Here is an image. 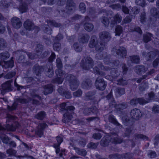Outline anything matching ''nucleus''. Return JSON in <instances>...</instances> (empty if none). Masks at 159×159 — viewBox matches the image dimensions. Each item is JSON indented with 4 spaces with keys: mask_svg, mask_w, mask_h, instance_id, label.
I'll use <instances>...</instances> for the list:
<instances>
[{
    "mask_svg": "<svg viewBox=\"0 0 159 159\" xmlns=\"http://www.w3.org/2000/svg\"><path fill=\"white\" fill-rule=\"evenodd\" d=\"M20 125L18 122H15L13 124H7L5 128L0 125V132L4 135L0 136V138L3 143L7 144L9 143V139L8 137L5 135L7 130L14 131L18 128Z\"/></svg>",
    "mask_w": 159,
    "mask_h": 159,
    "instance_id": "1",
    "label": "nucleus"
},
{
    "mask_svg": "<svg viewBox=\"0 0 159 159\" xmlns=\"http://www.w3.org/2000/svg\"><path fill=\"white\" fill-rule=\"evenodd\" d=\"M111 141L116 144L120 143L122 142V140L119 138L116 133L111 132L110 136L103 137L101 140L100 143L102 146H107Z\"/></svg>",
    "mask_w": 159,
    "mask_h": 159,
    "instance_id": "2",
    "label": "nucleus"
},
{
    "mask_svg": "<svg viewBox=\"0 0 159 159\" xmlns=\"http://www.w3.org/2000/svg\"><path fill=\"white\" fill-rule=\"evenodd\" d=\"M98 40L95 35L91 36L89 44V46L90 48H95V50L98 51H101L105 49V44L100 42L98 43Z\"/></svg>",
    "mask_w": 159,
    "mask_h": 159,
    "instance_id": "3",
    "label": "nucleus"
},
{
    "mask_svg": "<svg viewBox=\"0 0 159 159\" xmlns=\"http://www.w3.org/2000/svg\"><path fill=\"white\" fill-rule=\"evenodd\" d=\"M94 64V61L92 59L89 57H84L81 61L80 66L84 70H89L92 68Z\"/></svg>",
    "mask_w": 159,
    "mask_h": 159,
    "instance_id": "4",
    "label": "nucleus"
},
{
    "mask_svg": "<svg viewBox=\"0 0 159 159\" xmlns=\"http://www.w3.org/2000/svg\"><path fill=\"white\" fill-rule=\"evenodd\" d=\"M66 80L69 82L70 89L72 91H74L77 88L79 82L77 80L75 76L69 74L66 77Z\"/></svg>",
    "mask_w": 159,
    "mask_h": 159,
    "instance_id": "5",
    "label": "nucleus"
},
{
    "mask_svg": "<svg viewBox=\"0 0 159 159\" xmlns=\"http://www.w3.org/2000/svg\"><path fill=\"white\" fill-rule=\"evenodd\" d=\"M75 108L73 106H68L67 108L66 112L63 115L62 121L64 123L69 122L72 119L73 117L72 114L74 113Z\"/></svg>",
    "mask_w": 159,
    "mask_h": 159,
    "instance_id": "6",
    "label": "nucleus"
},
{
    "mask_svg": "<svg viewBox=\"0 0 159 159\" xmlns=\"http://www.w3.org/2000/svg\"><path fill=\"white\" fill-rule=\"evenodd\" d=\"M111 53L113 55L116 56H119L120 57H125L126 55V50L124 47H120L119 48L117 49L116 47H113L111 50Z\"/></svg>",
    "mask_w": 159,
    "mask_h": 159,
    "instance_id": "7",
    "label": "nucleus"
},
{
    "mask_svg": "<svg viewBox=\"0 0 159 159\" xmlns=\"http://www.w3.org/2000/svg\"><path fill=\"white\" fill-rule=\"evenodd\" d=\"M99 36L101 40V43L105 44V48L106 44L111 39V34L108 32L103 31L99 33Z\"/></svg>",
    "mask_w": 159,
    "mask_h": 159,
    "instance_id": "8",
    "label": "nucleus"
},
{
    "mask_svg": "<svg viewBox=\"0 0 159 159\" xmlns=\"http://www.w3.org/2000/svg\"><path fill=\"white\" fill-rule=\"evenodd\" d=\"M95 84L97 89L102 91L105 89L107 85L106 82L104 81L102 77L100 76H99L97 78Z\"/></svg>",
    "mask_w": 159,
    "mask_h": 159,
    "instance_id": "9",
    "label": "nucleus"
},
{
    "mask_svg": "<svg viewBox=\"0 0 159 159\" xmlns=\"http://www.w3.org/2000/svg\"><path fill=\"white\" fill-rule=\"evenodd\" d=\"M130 115L131 118L137 120L142 117L143 113L139 109L135 108L131 111Z\"/></svg>",
    "mask_w": 159,
    "mask_h": 159,
    "instance_id": "10",
    "label": "nucleus"
},
{
    "mask_svg": "<svg viewBox=\"0 0 159 159\" xmlns=\"http://www.w3.org/2000/svg\"><path fill=\"white\" fill-rule=\"evenodd\" d=\"M133 156V153H127L121 154L116 153L109 155V157L110 159L115 158L116 159H119L123 158H132Z\"/></svg>",
    "mask_w": 159,
    "mask_h": 159,
    "instance_id": "11",
    "label": "nucleus"
},
{
    "mask_svg": "<svg viewBox=\"0 0 159 159\" xmlns=\"http://www.w3.org/2000/svg\"><path fill=\"white\" fill-rule=\"evenodd\" d=\"M48 127L47 125L45 123H40L37 127L35 133L39 137H41L43 135L44 129Z\"/></svg>",
    "mask_w": 159,
    "mask_h": 159,
    "instance_id": "12",
    "label": "nucleus"
},
{
    "mask_svg": "<svg viewBox=\"0 0 159 159\" xmlns=\"http://www.w3.org/2000/svg\"><path fill=\"white\" fill-rule=\"evenodd\" d=\"M105 120L109 121L119 128H121L122 127V125L118 122L114 116L112 115L106 116Z\"/></svg>",
    "mask_w": 159,
    "mask_h": 159,
    "instance_id": "13",
    "label": "nucleus"
},
{
    "mask_svg": "<svg viewBox=\"0 0 159 159\" xmlns=\"http://www.w3.org/2000/svg\"><path fill=\"white\" fill-rule=\"evenodd\" d=\"M24 26L26 30H31L34 28L37 29L38 31L39 30L38 27H35L34 24L29 20H27L24 22Z\"/></svg>",
    "mask_w": 159,
    "mask_h": 159,
    "instance_id": "14",
    "label": "nucleus"
},
{
    "mask_svg": "<svg viewBox=\"0 0 159 159\" xmlns=\"http://www.w3.org/2000/svg\"><path fill=\"white\" fill-rule=\"evenodd\" d=\"M69 148L71 149H73L75 150V152L79 155L85 156L87 155V152L86 150L77 147H75L74 145L70 143Z\"/></svg>",
    "mask_w": 159,
    "mask_h": 159,
    "instance_id": "15",
    "label": "nucleus"
},
{
    "mask_svg": "<svg viewBox=\"0 0 159 159\" xmlns=\"http://www.w3.org/2000/svg\"><path fill=\"white\" fill-rule=\"evenodd\" d=\"M12 81H8L6 83L2 84V90L1 91V93L4 94L6 92H9L11 90V82Z\"/></svg>",
    "mask_w": 159,
    "mask_h": 159,
    "instance_id": "16",
    "label": "nucleus"
},
{
    "mask_svg": "<svg viewBox=\"0 0 159 159\" xmlns=\"http://www.w3.org/2000/svg\"><path fill=\"white\" fill-rule=\"evenodd\" d=\"M11 22L14 28L16 29L20 28L22 25V23L20 19L16 17L11 18Z\"/></svg>",
    "mask_w": 159,
    "mask_h": 159,
    "instance_id": "17",
    "label": "nucleus"
},
{
    "mask_svg": "<svg viewBox=\"0 0 159 159\" xmlns=\"http://www.w3.org/2000/svg\"><path fill=\"white\" fill-rule=\"evenodd\" d=\"M90 38L89 35L87 34H83L80 35L78 38V40L80 43L83 44L88 43Z\"/></svg>",
    "mask_w": 159,
    "mask_h": 159,
    "instance_id": "18",
    "label": "nucleus"
},
{
    "mask_svg": "<svg viewBox=\"0 0 159 159\" xmlns=\"http://www.w3.org/2000/svg\"><path fill=\"white\" fill-rule=\"evenodd\" d=\"M145 99L143 98V101L144 105L149 102L153 100L155 98V94L153 92H152L146 95Z\"/></svg>",
    "mask_w": 159,
    "mask_h": 159,
    "instance_id": "19",
    "label": "nucleus"
},
{
    "mask_svg": "<svg viewBox=\"0 0 159 159\" xmlns=\"http://www.w3.org/2000/svg\"><path fill=\"white\" fill-rule=\"evenodd\" d=\"M143 101V98H133L130 101V103L133 106H135L138 103L140 105H144Z\"/></svg>",
    "mask_w": 159,
    "mask_h": 159,
    "instance_id": "20",
    "label": "nucleus"
},
{
    "mask_svg": "<svg viewBox=\"0 0 159 159\" xmlns=\"http://www.w3.org/2000/svg\"><path fill=\"white\" fill-rule=\"evenodd\" d=\"M14 65L13 61L12 60L7 62L5 61L0 62V65L5 68H11Z\"/></svg>",
    "mask_w": 159,
    "mask_h": 159,
    "instance_id": "21",
    "label": "nucleus"
},
{
    "mask_svg": "<svg viewBox=\"0 0 159 159\" xmlns=\"http://www.w3.org/2000/svg\"><path fill=\"white\" fill-rule=\"evenodd\" d=\"M147 70L143 65L137 66L135 67V71L139 74H142L144 73Z\"/></svg>",
    "mask_w": 159,
    "mask_h": 159,
    "instance_id": "22",
    "label": "nucleus"
},
{
    "mask_svg": "<svg viewBox=\"0 0 159 159\" xmlns=\"http://www.w3.org/2000/svg\"><path fill=\"white\" fill-rule=\"evenodd\" d=\"M56 139L57 143L54 144L53 146L56 149V154H57L60 152V145L63 141V139L60 137H57Z\"/></svg>",
    "mask_w": 159,
    "mask_h": 159,
    "instance_id": "23",
    "label": "nucleus"
},
{
    "mask_svg": "<svg viewBox=\"0 0 159 159\" xmlns=\"http://www.w3.org/2000/svg\"><path fill=\"white\" fill-rule=\"evenodd\" d=\"M128 62L129 64L134 63L138 64L139 63L140 58L138 55H133L128 57Z\"/></svg>",
    "mask_w": 159,
    "mask_h": 159,
    "instance_id": "24",
    "label": "nucleus"
},
{
    "mask_svg": "<svg viewBox=\"0 0 159 159\" xmlns=\"http://www.w3.org/2000/svg\"><path fill=\"white\" fill-rule=\"evenodd\" d=\"M75 4L73 0H67L66 3V9L68 12H70L75 7Z\"/></svg>",
    "mask_w": 159,
    "mask_h": 159,
    "instance_id": "25",
    "label": "nucleus"
},
{
    "mask_svg": "<svg viewBox=\"0 0 159 159\" xmlns=\"http://www.w3.org/2000/svg\"><path fill=\"white\" fill-rule=\"evenodd\" d=\"M26 52L21 51H18L15 52V53L17 54H20L21 55L18 59V61L19 62L23 63L25 62V55L26 54Z\"/></svg>",
    "mask_w": 159,
    "mask_h": 159,
    "instance_id": "26",
    "label": "nucleus"
},
{
    "mask_svg": "<svg viewBox=\"0 0 159 159\" xmlns=\"http://www.w3.org/2000/svg\"><path fill=\"white\" fill-rule=\"evenodd\" d=\"M92 85L91 81L90 79H88L83 81L81 86L82 88L85 89H88Z\"/></svg>",
    "mask_w": 159,
    "mask_h": 159,
    "instance_id": "27",
    "label": "nucleus"
},
{
    "mask_svg": "<svg viewBox=\"0 0 159 159\" xmlns=\"http://www.w3.org/2000/svg\"><path fill=\"white\" fill-rule=\"evenodd\" d=\"M44 93L45 95L51 93L53 91V85L52 84H49L45 85L44 87Z\"/></svg>",
    "mask_w": 159,
    "mask_h": 159,
    "instance_id": "28",
    "label": "nucleus"
},
{
    "mask_svg": "<svg viewBox=\"0 0 159 159\" xmlns=\"http://www.w3.org/2000/svg\"><path fill=\"white\" fill-rule=\"evenodd\" d=\"M28 2H26L22 3L19 6V8L20 12L23 13L26 12L28 10Z\"/></svg>",
    "mask_w": 159,
    "mask_h": 159,
    "instance_id": "29",
    "label": "nucleus"
},
{
    "mask_svg": "<svg viewBox=\"0 0 159 159\" xmlns=\"http://www.w3.org/2000/svg\"><path fill=\"white\" fill-rule=\"evenodd\" d=\"M45 71H46L45 74L48 77H51L53 75V71L51 65H48L47 69H45Z\"/></svg>",
    "mask_w": 159,
    "mask_h": 159,
    "instance_id": "30",
    "label": "nucleus"
},
{
    "mask_svg": "<svg viewBox=\"0 0 159 159\" xmlns=\"http://www.w3.org/2000/svg\"><path fill=\"white\" fill-rule=\"evenodd\" d=\"M43 67L40 66L38 65H35L33 67V70L36 75L38 76L40 75L41 72L43 70Z\"/></svg>",
    "mask_w": 159,
    "mask_h": 159,
    "instance_id": "31",
    "label": "nucleus"
},
{
    "mask_svg": "<svg viewBox=\"0 0 159 159\" xmlns=\"http://www.w3.org/2000/svg\"><path fill=\"white\" fill-rule=\"evenodd\" d=\"M125 93V89L123 88L118 87L115 90V93L116 97H120Z\"/></svg>",
    "mask_w": 159,
    "mask_h": 159,
    "instance_id": "32",
    "label": "nucleus"
},
{
    "mask_svg": "<svg viewBox=\"0 0 159 159\" xmlns=\"http://www.w3.org/2000/svg\"><path fill=\"white\" fill-rule=\"evenodd\" d=\"M42 28L45 33L48 34H51L52 33V30L48 25H43L42 26Z\"/></svg>",
    "mask_w": 159,
    "mask_h": 159,
    "instance_id": "33",
    "label": "nucleus"
},
{
    "mask_svg": "<svg viewBox=\"0 0 159 159\" xmlns=\"http://www.w3.org/2000/svg\"><path fill=\"white\" fill-rule=\"evenodd\" d=\"M46 113L44 111H41L36 114L34 117L38 120H43L46 116Z\"/></svg>",
    "mask_w": 159,
    "mask_h": 159,
    "instance_id": "34",
    "label": "nucleus"
},
{
    "mask_svg": "<svg viewBox=\"0 0 159 159\" xmlns=\"http://www.w3.org/2000/svg\"><path fill=\"white\" fill-rule=\"evenodd\" d=\"M95 94V91H90L85 93L84 99L86 100H88L92 99L93 97Z\"/></svg>",
    "mask_w": 159,
    "mask_h": 159,
    "instance_id": "35",
    "label": "nucleus"
},
{
    "mask_svg": "<svg viewBox=\"0 0 159 159\" xmlns=\"http://www.w3.org/2000/svg\"><path fill=\"white\" fill-rule=\"evenodd\" d=\"M134 133L133 127L132 126L128 127L126 128V130L124 133L125 137H129L131 134Z\"/></svg>",
    "mask_w": 159,
    "mask_h": 159,
    "instance_id": "36",
    "label": "nucleus"
},
{
    "mask_svg": "<svg viewBox=\"0 0 159 159\" xmlns=\"http://www.w3.org/2000/svg\"><path fill=\"white\" fill-rule=\"evenodd\" d=\"M128 105L126 103L123 102L117 104L116 106V109L118 111H121L126 108Z\"/></svg>",
    "mask_w": 159,
    "mask_h": 159,
    "instance_id": "37",
    "label": "nucleus"
},
{
    "mask_svg": "<svg viewBox=\"0 0 159 159\" xmlns=\"http://www.w3.org/2000/svg\"><path fill=\"white\" fill-rule=\"evenodd\" d=\"M47 22L49 25L53 26L56 27H59L61 26V23H57L54 20H47Z\"/></svg>",
    "mask_w": 159,
    "mask_h": 159,
    "instance_id": "38",
    "label": "nucleus"
},
{
    "mask_svg": "<svg viewBox=\"0 0 159 159\" xmlns=\"http://www.w3.org/2000/svg\"><path fill=\"white\" fill-rule=\"evenodd\" d=\"M150 11L152 16L155 18L159 17V11H157L156 8L153 7L152 8Z\"/></svg>",
    "mask_w": 159,
    "mask_h": 159,
    "instance_id": "39",
    "label": "nucleus"
},
{
    "mask_svg": "<svg viewBox=\"0 0 159 159\" xmlns=\"http://www.w3.org/2000/svg\"><path fill=\"white\" fill-rule=\"evenodd\" d=\"M9 57L10 55L7 52L1 53L0 54V59L1 60L0 61L3 62L5 60L7 59Z\"/></svg>",
    "mask_w": 159,
    "mask_h": 159,
    "instance_id": "40",
    "label": "nucleus"
},
{
    "mask_svg": "<svg viewBox=\"0 0 159 159\" xmlns=\"http://www.w3.org/2000/svg\"><path fill=\"white\" fill-rule=\"evenodd\" d=\"M156 56V53L154 52L151 51L148 52L146 55V58L148 60H152Z\"/></svg>",
    "mask_w": 159,
    "mask_h": 159,
    "instance_id": "41",
    "label": "nucleus"
},
{
    "mask_svg": "<svg viewBox=\"0 0 159 159\" xmlns=\"http://www.w3.org/2000/svg\"><path fill=\"white\" fill-rule=\"evenodd\" d=\"M85 29L88 31H91L94 28L93 25L91 23H85L84 25Z\"/></svg>",
    "mask_w": 159,
    "mask_h": 159,
    "instance_id": "42",
    "label": "nucleus"
},
{
    "mask_svg": "<svg viewBox=\"0 0 159 159\" xmlns=\"http://www.w3.org/2000/svg\"><path fill=\"white\" fill-rule=\"evenodd\" d=\"M152 35L149 33H148L143 35V41L145 43H148L151 40Z\"/></svg>",
    "mask_w": 159,
    "mask_h": 159,
    "instance_id": "43",
    "label": "nucleus"
},
{
    "mask_svg": "<svg viewBox=\"0 0 159 159\" xmlns=\"http://www.w3.org/2000/svg\"><path fill=\"white\" fill-rule=\"evenodd\" d=\"M6 152L9 156L11 157L15 156L17 152L12 148H9L7 150Z\"/></svg>",
    "mask_w": 159,
    "mask_h": 159,
    "instance_id": "44",
    "label": "nucleus"
},
{
    "mask_svg": "<svg viewBox=\"0 0 159 159\" xmlns=\"http://www.w3.org/2000/svg\"><path fill=\"white\" fill-rule=\"evenodd\" d=\"M101 51H98V53L96 55V57L98 59H102L104 57V56H107V53L105 52H102Z\"/></svg>",
    "mask_w": 159,
    "mask_h": 159,
    "instance_id": "45",
    "label": "nucleus"
},
{
    "mask_svg": "<svg viewBox=\"0 0 159 159\" xmlns=\"http://www.w3.org/2000/svg\"><path fill=\"white\" fill-rule=\"evenodd\" d=\"M93 72L94 73L99 74L100 75V76H104L106 75L105 73L103 72L99 71V69L97 67L95 66L93 68Z\"/></svg>",
    "mask_w": 159,
    "mask_h": 159,
    "instance_id": "46",
    "label": "nucleus"
},
{
    "mask_svg": "<svg viewBox=\"0 0 159 159\" xmlns=\"http://www.w3.org/2000/svg\"><path fill=\"white\" fill-rule=\"evenodd\" d=\"M30 94L32 98H37L39 100L41 99V98L36 93V90L35 89H31L30 91Z\"/></svg>",
    "mask_w": 159,
    "mask_h": 159,
    "instance_id": "47",
    "label": "nucleus"
},
{
    "mask_svg": "<svg viewBox=\"0 0 159 159\" xmlns=\"http://www.w3.org/2000/svg\"><path fill=\"white\" fill-rule=\"evenodd\" d=\"M111 74L113 78L115 79L120 75V72L114 69L111 72Z\"/></svg>",
    "mask_w": 159,
    "mask_h": 159,
    "instance_id": "48",
    "label": "nucleus"
},
{
    "mask_svg": "<svg viewBox=\"0 0 159 159\" xmlns=\"http://www.w3.org/2000/svg\"><path fill=\"white\" fill-rule=\"evenodd\" d=\"M63 80V78L62 77H58L53 79L52 81V82L53 83L61 84L62 83Z\"/></svg>",
    "mask_w": 159,
    "mask_h": 159,
    "instance_id": "49",
    "label": "nucleus"
},
{
    "mask_svg": "<svg viewBox=\"0 0 159 159\" xmlns=\"http://www.w3.org/2000/svg\"><path fill=\"white\" fill-rule=\"evenodd\" d=\"M114 19V22H112L111 24L113 23V24H115L117 23H120L122 20V18L120 15L116 14L115 16Z\"/></svg>",
    "mask_w": 159,
    "mask_h": 159,
    "instance_id": "50",
    "label": "nucleus"
},
{
    "mask_svg": "<svg viewBox=\"0 0 159 159\" xmlns=\"http://www.w3.org/2000/svg\"><path fill=\"white\" fill-rule=\"evenodd\" d=\"M73 47L75 50L77 52H81L82 50V48L80 44L78 43H76L74 44Z\"/></svg>",
    "mask_w": 159,
    "mask_h": 159,
    "instance_id": "51",
    "label": "nucleus"
},
{
    "mask_svg": "<svg viewBox=\"0 0 159 159\" xmlns=\"http://www.w3.org/2000/svg\"><path fill=\"white\" fill-rule=\"evenodd\" d=\"M16 72H10L5 75L4 76V78L7 79H10L14 76L16 75Z\"/></svg>",
    "mask_w": 159,
    "mask_h": 159,
    "instance_id": "52",
    "label": "nucleus"
},
{
    "mask_svg": "<svg viewBox=\"0 0 159 159\" xmlns=\"http://www.w3.org/2000/svg\"><path fill=\"white\" fill-rule=\"evenodd\" d=\"M127 84V81L126 80L123 79V78H121L117 81V83L116 84L119 85H122L124 86L125 85H126Z\"/></svg>",
    "mask_w": 159,
    "mask_h": 159,
    "instance_id": "53",
    "label": "nucleus"
},
{
    "mask_svg": "<svg viewBox=\"0 0 159 159\" xmlns=\"http://www.w3.org/2000/svg\"><path fill=\"white\" fill-rule=\"evenodd\" d=\"M115 32L116 35L119 36L122 32V27L120 25L117 26L115 29Z\"/></svg>",
    "mask_w": 159,
    "mask_h": 159,
    "instance_id": "54",
    "label": "nucleus"
},
{
    "mask_svg": "<svg viewBox=\"0 0 159 159\" xmlns=\"http://www.w3.org/2000/svg\"><path fill=\"white\" fill-rule=\"evenodd\" d=\"M43 46L41 44H37V47L36 48V51L38 55H41L42 51L43 49Z\"/></svg>",
    "mask_w": 159,
    "mask_h": 159,
    "instance_id": "55",
    "label": "nucleus"
},
{
    "mask_svg": "<svg viewBox=\"0 0 159 159\" xmlns=\"http://www.w3.org/2000/svg\"><path fill=\"white\" fill-rule=\"evenodd\" d=\"M148 88V83H142L139 87V89L141 91H143Z\"/></svg>",
    "mask_w": 159,
    "mask_h": 159,
    "instance_id": "56",
    "label": "nucleus"
},
{
    "mask_svg": "<svg viewBox=\"0 0 159 159\" xmlns=\"http://www.w3.org/2000/svg\"><path fill=\"white\" fill-rule=\"evenodd\" d=\"M101 22L105 26H107L109 24V21L108 18L105 16H102L101 19Z\"/></svg>",
    "mask_w": 159,
    "mask_h": 159,
    "instance_id": "57",
    "label": "nucleus"
},
{
    "mask_svg": "<svg viewBox=\"0 0 159 159\" xmlns=\"http://www.w3.org/2000/svg\"><path fill=\"white\" fill-rule=\"evenodd\" d=\"M53 48L55 50L58 51L61 48V44L59 42H55L53 45Z\"/></svg>",
    "mask_w": 159,
    "mask_h": 159,
    "instance_id": "58",
    "label": "nucleus"
},
{
    "mask_svg": "<svg viewBox=\"0 0 159 159\" xmlns=\"http://www.w3.org/2000/svg\"><path fill=\"white\" fill-rule=\"evenodd\" d=\"M135 137V139H141L143 140H148V137L142 134H138L134 135Z\"/></svg>",
    "mask_w": 159,
    "mask_h": 159,
    "instance_id": "59",
    "label": "nucleus"
},
{
    "mask_svg": "<svg viewBox=\"0 0 159 159\" xmlns=\"http://www.w3.org/2000/svg\"><path fill=\"white\" fill-rule=\"evenodd\" d=\"M26 54L27 55L29 58L31 60L34 59V58H36L38 57H39V56H38V54L36 55L34 53H29L28 52H26Z\"/></svg>",
    "mask_w": 159,
    "mask_h": 159,
    "instance_id": "60",
    "label": "nucleus"
},
{
    "mask_svg": "<svg viewBox=\"0 0 159 159\" xmlns=\"http://www.w3.org/2000/svg\"><path fill=\"white\" fill-rule=\"evenodd\" d=\"M140 11V10L136 7H133L131 9L130 13L131 14H138Z\"/></svg>",
    "mask_w": 159,
    "mask_h": 159,
    "instance_id": "61",
    "label": "nucleus"
},
{
    "mask_svg": "<svg viewBox=\"0 0 159 159\" xmlns=\"http://www.w3.org/2000/svg\"><path fill=\"white\" fill-rule=\"evenodd\" d=\"M79 7L80 11L84 13L85 12L86 6L85 4L84 3H80L79 5Z\"/></svg>",
    "mask_w": 159,
    "mask_h": 159,
    "instance_id": "62",
    "label": "nucleus"
},
{
    "mask_svg": "<svg viewBox=\"0 0 159 159\" xmlns=\"http://www.w3.org/2000/svg\"><path fill=\"white\" fill-rule=\"evenodd\" d=\"M103 60L104 63L106 64H110L111 63V60H110V57L109 56H108L107 54V56H104L103 58Z\"/></svg>",
    "mask_w": 159,
    "mask_h": 159,
    "instance_id": "63",
    "label": "nucleus"
},
{
    "mask_svg": "<svg viewBox=\"0 0 159 159\" xmlns=\"http://www.w3.org/2000/svg\"><path fill=\"white\" fill-rule=\"evenodd\" d=\"M98 144V143H90L87 145V147L89 148L95 149L97 148Z\"/></svg>",
    "mask_w": 159,
    "mask_h": 159,
    "instance_id": "64",
    "label": "nucleus"
}]
</instances>
